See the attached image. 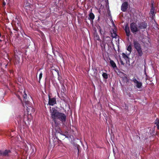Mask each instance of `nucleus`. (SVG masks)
<instances>
[{"label":"nucleus","mask_w":159,"mask_h":159,"mask_svg":"<svg viewBox=\"0 0 159 159\" xmlns=\"http://www.w3.org/2000/svg\"><path fill=\"white\" fill-rule=\"evenodd\" d=\"M19 99H20V96H22L25 101V105L27 107V114H25L24 116H21L20 115L18 116L17 118V120L18 122H21L22 121L25 122L26 121L29 124L32 119V116L31 114L34 113L35 110L32 107L29 106V102L27 101L26 99H27V95L26 94L25 89H21L19 90L17 94H16Z\"/></svg>","instance_id":"1"},{"label":"nucleus","mask_w":159,"mask_h":159,"mask_svg":"<svg viewBox=\"0 0 159 159\" xmlns=\"http://www.w3.org/2000/svg\"><path fill=\"white\" fill-rule=\"evenodd\" d=\"M50 112L52 119L55 123L59 120L63 125H65L66 120V116L64 113L58 112L54 108H52Z\"/></svg>","instance_id":"2"},{"label":"nucleus","mask_w":159,"mask_h":159,"mask_svg":"<svg viewBox=\"0 0 159 159\" xmlns=\"http://www.w3.org/2000/svg\"><path fill=\"white\" fill-rule=\"evenodd\" d=\"M112 42L111 38L109 36L104 37L101 42V46L102 50H104L105 49V46L107 44L108 45L109 44L111 43Z\"/></svg>","instance_id":"3"},{"label":"nucleus","mask_w":159,"mask_h":159,"mask_svg":"<svg viewBox=\"0 0 159 159\" xmlns=\"http://www.w3.org/2000/svg\"><path fill=\"white\" fill-rule=\"evenodd\" d=\"M132 81L137 89H142V83L141 82L138 81L135 77L132 79Z\"/></svg>","instance_id":"4"},{"label":"nucleus","mask_w":159,"mask_h":159,"mask_svg":"<svg viewBox=\"0 0 159 159\" xmlns=\"http://www.w3.org/2000/svg\"><path fill=\"white\" fill-rule=\"evenodd\" d=\"M130 28L131 32L133 33H136L139 30L137 24L134 23H132L130 24Z\"/></svg>","instance_id":"5"},{"label":"nucleus","mask_w":159,"mask_h":159,"mask_svg":"<svg viewBox=\"0 0 159 159\" xmlns=\"http://www.w3.org/2000/svg\"><path fill=\"white\" fill-rule=\"evenodd\" d=\"M11 153V152L10 150H6L4 151L0 150V156L8 157Z\"/></svg>","instance_id":"6"},{"label":"nucleus","mask_w":159,"mask_h":159,"mask_svg":"<svg viewBox=\"0 0 159 159\" xmlns=\"http://www.w3.org/2000/svg\"><path fill=\"white\" fill-rule=\"evenodd\" d=\"M133 44L134 48L136 50L142 48L140 44L137 40H134L133 41Z\"/></svg>","instance_id":"7"},{"label":"nucleus","mask_w":159,"mask_h":159,"mask_svg":"<svg viewBox=\"0 0 159 159\" xmlns=\"http://www.w3.org/2000/svg\"><path fill=\"white\" fill-rule=\"evenodd\" d=\"M56 103V99L53 98H50L49 96V102L48 104L50 105L53 106Z\"/></svg>","instance_id":"8"},{"label":"nucleus","mask_w":159,"mask_h":159,"mask_svg":"<svg viewBox=\"0 0 159 159\" xmlns=\"http://www.w3.org/2000/svg\"><path fill=\"white\" fill-rule=\"evenodd\" d=\"M128 4L127 2H125L123 3L121 6V10L124 12L126 11L128 8Z\"/></svg>","instance_id":"9"},{"label":"nucleus","mask_w":159,"mask_h":159,"mask_svg":"<svg viewBox=\"0 0 159 159\" xmlns=\"http://www.w3.org/2000/svg\"><path fill=\"white\" fill-rule=\"evenodd\" d=\"M122 57L125 60L127 63H128V62H129V53L126 55L124 53H122Z\"/></svg>","instance_id":"10"},{"label":"nucleus","mask_w":159,"mask_h":159,"mask_svg":"<svg viewBox=\"0 0 159 159\" xmlns=\"http://www.w3.org/2000/svg\"><path fill=\"white\" fill-rule=\"evenodd\" d=\"M147 24L145 22H142L139 25V27L140 29H145L147 27Z\"/></svg>","instance_id":"11"},{"label":"nucleus","mask_w":159,"mask_h":159,"mask_svg":"<svg viewBox=\"0 0 159 159\" xmlns=\"http://www.w3.org/2000/svg\"><path fill=\"white\" fill-rule=\"evenodd\" d=\"M125 30L126 32V36L128 37H129L130 35V31L129 27L127 26V25L125 26Z\"/></svg>","instance_id":"12"},{"label":"nucleus","mask_w":159,"mask_h":159,"mask_svg":"<svg viewBox=\"0 0 159 159\" xmlns=\"http://www.w3.org/2000/svg\"><path fill=\"white\" fill-rule=\"evenodd\" d=\"M110 63L111 66L114 68L115 69L117 68V66L114 61L110 59Z\"/></svg>","instance_id":"13"},{"label":"nucleus","mask_w":159,"mask_h":159,"mask_svg":"<svg viewBox=\"0 0 159 159\" xmlns=\"http://www.w3.org/2000/svg\"><path fill=\"white\" fill-rule=\"evenodd\" d=\"M94 15L92 13L90 12L89 15V19L91 21L93 20L94 18Z\"/></svg>","instance_id":"14"},{"label":"nucleus","mask_w":159,"mask_h":159,"mask_svg":"<svg viewBox=\"0 0 159 159\" xmlns=\"http://www.w3.org/2000/svg\"><path fill=\"white\" fill-rule=\"evenodd\" d=\"M136 50L137 52L138 56L139 57H141L143 54L142 48Z\"/></svg>","instance_id":"15"},{"label":"nucleus","mask_w":159,"mask_h":159,"mask_svg":"<svg viewBox=\"0 0 159 159\" xmlns=\"http://www.w3.org/2000/svg\"><path fill=\"white\" fill-rule=\"evenodd\" d=\"M102 75L104 79L107 80L108 78V75L106 73L102 72Z\"/></svg>","instance_id":"16"},{"label":"nucleus","mask_w":159,"mask_h":159,"mask_svg":"<svg viewBox=\"0 0 159 159\" xmlns=\"http://www.w3.org/2000/svg\"><path fill=\"white\" fill-rule=\"evenodd\" d=\"M127 50L129 52V55L131 53L132 50L131 46V45H129L128 46L127 48Z\"/></svg>","instance_id":"17"},{"label":"nucleus","mask_w":159,"mask_h":159,"mask_svg":"<svg viewBox=\"0 0 159 159\" xmlns=\"http://www.w3.org/2000/svg\"><path fill=\"white\" fill-rule=\"evenodd\" d=\"M61 92L64 93L66 91V89L64 85L63 84H62L61 85Z\"/></svg>","instance_id":"18"},{"label":"nucleus","mask_w":159,"mask_h":159,"mask_svg":"<svg viewBox=\"0 0 159 159\" xmlns=\"http://www.w3.org/2000/svg\"><path fill=\"white\" fill-rule=\"evenodd\" d=\"M154 12L155 8L154 7L152 6L150 10V12L151 14L153 15L154 14Z\"/></svg>","instance_id":"19"},{"label":"nucleus","mask_w":159,"mask_h":159,"mask_svg":"<svg viewBox=\"0 0 159 159\" xmlns=\"http://www.w3.org/2000/svg\"><path fill=\"white\" fill-rule=\"evenodd\" d=\"M155 124H156L157 129H159V120L157 119L155 121Z\"/></svg>","instance_id":"20"},{"label":"nucleus","mask_w":159,"mask_h":159,"mask_svg":"<svg viewBox=\"0 0 159 159\" xmlns=\"http://www.w3.org/2000/svg\"><path fill=\"white\" fill-rule=\"evenodd\" d=\"M97 28L99 30V33H100L101 34H102L103 33V32L102 31V30H101L100 27L98 26Z\"/></svg>","instance_id":"21"},{"label":"nucleus","mask_w":159,"mask_h":159,"mask_svg":"<svg viewBox=\"0 0 159 159\" xmlns=\"http://www.w3.org/2000/svg\"><path fill=\"white\" fill-rule=\"evenodd\" d=\"M42 75H43V73H42V72H41V73H40L39 75V81H40L42 78Z\"/></svg>","instance_id":"22"},{"label":"nucleus","mask_w":159,"mask_h":159,"mask_svg":"<svg viewBox=\"0 0 159 159\" xmlns=\"http://www.w3.org/2000/svg\"><path fill=\"white\" fill-rule=\"evenodd\" d=\"M30 5H27V6H25V8L26 9V10H28V8L29 9V10H30Z\"/></svg>","instance_id":"23"},{"label":"nucleus","mask_w":159,"mask_h":159,"mask_svg":"<svg viewBox=\"0 0 159 159\" xmlns=\"http://www.w3.org/2000/svg\"><path fill=\"white\" fill-rule=\"evenodd\" d=\"M96 39L97 40H100L99 36L98 35L96 36Z\"/></svg>","instance_id":"24"},{"label":"nucleus","mask_w":159,"mask_h":159,"mask_svg":"<svg viewBox=\"0 0 159 159\" xmlns=\"http://www.w3.org/2000/svg\"><path fill=\"white\" fill-rule=\"evenodd\" d=\"M120 62L121 65H124V63L123 61L121 60V59H120Z\"/></svg>","instance_id":"25"},{"label":"nucleus","mask_w":159,"mask_h":159,"mask_svg":"<svg viewBox=\"0 0 159 159\" xmlns=\"http://www.w3.org/2000/svg\"><path fill=\"white\" fill-rule=\"evenodd\" d=\"M125 80L126 83L129 82V80L126 77L125 78Z\"/></svg>","instance_id":"26"},{"label":"nucleus","mask_w":159,"mask_h":159,"mask_svg":"<svg viewBox=\"0 0 159 159\" xmlns=\"http://www.w3.org/2000/svg\"><path fill=\"white\" fill-rule=\"evenodd\" d=\"M117 36V35L115 33L114 34V35L113 36V35H112V37L113 38H116V36Z\"/></svg>","instance_id":"27"},{"label":"nucleus","mask_w":159,"mask_h":159,"mask_svg":"<svg viewBox=\"0 0 159 159\" xmlns=\"http://www.w3.org/2000/svg\"><path fill=\"white\" fill-rule=\"evenodd\" d=\"M6 3L5 2H3V5L4 6L6 5Z\"/></svg>","instance_id":"28"},{"label":"nucleus","mask_w":159,"mask_h":159,"mask_svg":"<svg viewBox=\"0 0 159 159\" xmlns=\"http://www.w3.org/2000/svg\"><path fill=\"white\" fill-rule=\"evenodd\" d=\"M61 134V135H64V136H66V135H65V134Z\"/></svg>","instance_id":"29"},{"label":"nucleus","mask_w":159,"mask_h":159,"mask_svg":"<svg viewBox=\"0 0 159 159\" xmlns=\"http://www.w3.org/2000/svg\"><path fill=\"white\" fill-rule=\"evenodd\" d=\"M1 33H0V37H1Z\"/></svg>","instance_id":"30"},{"label":"nucleus","mask_w":159,"mask_h":159,"mask_svg":"<svg viewBox=\"0 0 159 159\" xmlns=\"http://www.w3.org/2000/svg\"><path fill=\"white\" fill-rule=\"evenodd\" d=\"M105 71H106V72H107V71L106 70H105Z\"/></svg>","instance_id":"31"},{"label":"nucleus","mask_w":159,"mask_h":159,"mask_svg":"<svg viewBox=\"0 0 159 159\" xmlns=\"http://www.w3.org/2000/svg\"><path fill=\"white\" fill-rule=\"evenodd\" d=\"M2 41V40L0 39V41Z\"/></svg>","instance_id":"32"},{"label":"nucleus","mask_w":159,"mask_h":159,"mask_svg":"<svg viewBox=\"0 0 159 159\" xmlns=\"http://www.w3.org/2000/svg\"><path fill=\"white\" fill-rule=\"evenodd\" d=\"M77 149H78V150L79 151V149H78V148H77Z\"/></svg>","instance_id":"33"},{"label":"nucleus","mask_w":159,"mask_h":159,"mask_svg":"<svg viewBox=\"0 0 159 159\" xmlns=\"http://www.w3.org/2000/svg\"><path fill=\"white\" fill-rule=\"evenodd\" d=\"M57 94H58V95L59 94L58 93H57Z\"/></svg>","instance_id":"34"}]
</instances>
